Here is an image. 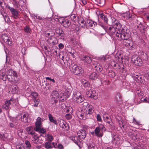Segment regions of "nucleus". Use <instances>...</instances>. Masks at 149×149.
<instances>
[{
	"label": "nucleus",
	"mask_w": 149,
	"mask_h": 149,
	"mask_svg": "<svg viewBox=\"0 0 149 149\" xmlns=\"http://www.w3.org/2000/svg\"><path fill=\"white\" fill-rule=\"evenodd\" d=\"M7 77L9 81L15 83L17 82L19 80L16 72L12 70H9L7 71Z\"/></svg>",
	"instance_id": "nucleus-1"
},
{
	"label": "nucleus",
	"mask_w": 149,
	"mask_h": 149,
	"mask_svg": "<svg viewBox=\"0 0 149 149\" xmlns=\"http://www.w3.org/2000/svg\"><path fill=\"white\" fill-rule=\"evenodd\" d=\"M69 68L72 72L77 75H80L83 72L81 67L74 63L71 64Z\"/></svg>",
	"instance_id": "nucleus-2"
},
{
	"label": "nucleus",
	"mask_w": 149,
	"mask_h": 149,
	"mask_svg": "<svg viewBox=\"0 0 149 149\" xmlns=\"http://www.w3.org/2000/svg\"><path fill=\"white\" fill-rule=\"evenodd\" d=\"M81 108H82V110L86 113L87 116L92 114L93 112V107L86 102H84L82 104Z\"/></svg>",
	"instance_id": "nucleus-3"
},
{
	"label": "nucleus",
	"mask_w": 149,
	"mask_h": 149,
	"mask_svg": "<svg viewBox=\"0 0 149 149\" xmlns=\"http://www.w3.org/2000/svg\"><path fill=\"white\" fill-rule=\"evenodd\" d=\"M72 100L76 103H80L83 102L84 98L80 93L78 91L74 93L72 95Z\"/></svg>",
	"instance_id": "nucleus-4"
},
{
	"label": "nucleus",
	"mask_w": 149,
	"mask_h": 149,
	"mask_svg": "<svg viewBox=\"0 0 149 149\" xmlns=\"http://www.w3.org/2000/svg\"><path fill=\"white\" fill-rule=\"evenodd\" d=\"M115 22H114L113 24H112V32H113L114 34L116 35V33H122L124 30L120 23Z\"/></svg>",
	"instance_id": "nucleus-5"
},
{
	"label": "nucleus",
	"mask_w": 149,
	"mask_h": 149,
	"mask_svg": "<svg viewBox=\"0 0 149 149\" xmlns=\"http://www.w3.org/2000/svg\"><path fill=\"white\" fill-rule=\"evenodd\" d=\"M85 24L81 25V27L84 28H89L91 27H94L96 23L93 20L90 19L87 20L85 22Z\"/></svg>",
	"instance_id": "nucleus-6"
},
{
	"label": "nucleus",
	"mask_w": 149,
	"mask_h": 149,
	"mask_svg": "<svg viewBox=\"0 0 149 149\" xmlns=\"http://www.w3.org/2000/svg\"><path fill=\"white\" fill-rule=\"evenodd\" d=\"M50 104L52 105V108L55 111H60V109L58 108L59 104L58 103L57 100L55 99V97L51 99Z\"/></svg>",
	"instance_id": "nucleus-7"
},
{
	"label": "nucleus",
	"mask_w": 149,
	"mask_h": 149,
	"mask_svg": "<svg viewBox=\"0 0 149 149\" xmlns=\"http://www.w3.org/2000/svg\"><path fill=\"white\" fill-rule=\"evenodd\" d=\"M70 95V93L67 91L64 92H61L59 93L58 95V98H61L62 97L63 98L62 100L64 101Z\"/></svg>",
	"instance_id": "nucleus-8"
},
{
	"label": "nucleus",
	"mask_w": 149,
	"mask_h": 149,
	"mask_svg": "<svg viewBox=\"0 0 149 149\" xmlns=\"http://www.w3.org/2000/svg\"><path fill=\"white\" fill-rule=\"evenodd\" d=\"M0 39L6 44L11 45V42L9 37L6 34H1Z\"/></svg>",
	"instance_id": "nucleus-9"
},
{
	"label": "nucleus",
	"mask_w": 149,
	"mask_h": 149,
	"mask_svg": "<svg viewBox=\"0 0 149 149\" xmlns=\"http://www.w3.org/2000/svg\"><path fill=\"white\" fill-rule=\"evenodd\" d=\"M7 8L10 11L12 16L14 18H17L18 16V12L15 9L8 5Z\"/></svg>",
	"instance_id": "nucleus-10"
},
{
	"label": "nucleus",
	"mask_w": 149,
	"mask_h": 149,
	"mask_svg": "<svg viewBox=\"0 0 149 149\" xmlns=\"http://www.w3.org/2000/svg\"><path fill=\"white\" fill-rule=\"evenodd\" d=\"M86 94L88 97L94 99H96L97 98V93L93 90H89L86 92Z\"/></svg>",
	"instance_id": "nucleus-11"
},
{
	"label": "nucleus",
	"mask_w": 149,
	"mask_h": 149,
	"mask_svg": "<svg viewBox=\"0 0 149 149\" xmlns=\"http://www.w3.org/2000/svg\"><path fill=\"white\" fill-rule=\"evenodd\" d=\"M58 122L60 127L64 130H67L69 128L68 124L62 119H61L58 121Z\"/></svg>",
	"instance_id": "nucleus-12"
},
{
	"label": "nucleus",
	"mask_w": 149,
	"mask_h": 149,
	"mask_svg": "<svg viewBox=\"0 0 149 149\" xmlns=\"http://www.w3.org/2000/svg\"><path fill=\"white\" fill-rule=\"evenodd\" d=\"M79 137L77 136H72L70 137V139L72 141L76 144L80 148L81 147V142L79 139Z\"/></svg>",
	"instance_id": "nucleus-13"
},
{
	"label": "nucleus",
	"mask_w": 149,
	"mask_h": 149,
	"mask_svg": "<svg viewBox=\"0 0 149 149\" xmlns=\"http://www.w3.org/2000/svg\"><path fill=\"white\" fill-rule=\"evenodd\" d=\"M77 134L79 138L82 140L84 139L86 137V130L84 129L79 130L77 132Z\"/></svg>",
	"instance_id": "nucleus-14"
},
{
	"label": "nucleus",
	"mask_w": 149,
	"mask_h": 149,
	"mask_svg": "<svg viewBox=\"0 0 149 149\" xmlns=\"http://www.w3.org/2000/svg\"><path fill=\"white\" fill-rule=\"evenodd\" d=\"M124 31H123L122 33H116V35L120 38V39L122 40H127L129 38V36L127 33H124Z\"/></svg>",
	"instance_id": "nucleus-15"
},
{
	"label": "nucleus",
	"mask_w": 149,
	"mask_h": 149,
	"mask_svg": "<svg viewBox=\"0 0 149 149\" xmlns=\"http://www.w3.org/2000/svg\"><path fill=\"white\" fill-rule=\"evenodd\" d=\"M78 117L81 119H85L87 117V115L82 110V108L80 109V110L78 112L77 114Z\"/></svg>",
	"instance_id": "nucleus-16"
},
{
	"label": "nucleus",
	"mask_w": 149,
	"mask_h": 149,
	"mask_svg": "<svg viewBox=\"0 0 149 149\" xmlns=\"http://www.w3.org/2000/svg\"><path fill=\"white\" fill-rule=\"evenodd\" d=\"M43 121L42 119L40 117H38L37 118L35 123L36 127L34 128V130H37L40 127H41L42 122Z\"/></svg>",
	"instance_id": "nucleus-17"
},
{
	"label": "nucleus",
	"mask_w": 149,
	"mask_h": 149,
	"mask_svg": "<svg viewBox=\"0 0 149 149\" xmlns=\"http://www.w3.org/2000/svg\"><path fill=\"white\" fill-rule=\"evenodd\" d=\"M29 114L27 112L24 113L23 116L21 117V120L22 121L27 123L29 121Z\"/></svg>",
	"instance_id": "nucleus-18"
},
{
	"label": "nucleus",
	"mask_w": 149,
	"mask_h": 149,
	"mask_svg": "<svg viewBox=\"0 0 149 149\" xmlns=\"http://www.w3.org/2000/svg\"><path fill=\"white\" fill-rule=\"evenodd\" d=\"M103 131L99 129L98 128L96 127L94 130V133L98 137H101L103 135Z\"/></svg>",
	"instance_id": "nucleus-19"
},
{
	"label": "nucleus",
	"mask_w": 149,
	"mask_h": 149,
	"mask_svg": "<svg viewBox=\"0 0 149 149\" xmlns=\"http://www.w3.org/2000/svg\"><path fill=\"white\" fill-rule=\"evenodd\" d=\"M33 137L32 140L33 143L36 144H38L39 136L35 133L33 135H31Z\"/></svg>",
	"instance_id": "nucleus-20"
},
{
	"label": "nucleus",
	"mask_w": 149,
	"mask_h": 149,
	"mask_svg": "<svg viewBox=\"0 0 149 149\" xmlns=\"http://www.w3.org/2000/svg\"><path fill=\"white\" fill-rule=\"evenodd\" d=\"M48 117L51 123L55 125L57 124V122L55 118L53 117L51 114L50 113L48 114Z\"/></svg>",
	"instance_id": "nucleus-21"
},
{
	"label": "nucleus",
	"mask_w": 149,
	"mask_h": 149,
	"mask_svg": "<svg viewBox=\"0 0 149 149\" xmlns=\"http://www.w3.org/2000/svg\"><path fill=\"white\" fill-rule=\"evenodd\" d=\"M56 33L60 39H64V34L63 30L61 29H59L57 30Z\"/></svg>",
	"instance_id": "nucleus-22"
},
{
	"label": "nucleus",
	"mask_w": 149,
	"mask_h": 149,
	"mask_svg": "<svg viewBox=\"0 0 149 149\" xmlns=\"http://www.w3.org/2000/svg\"><path fill=\"white\" fill-rule=\"evenodd\" d=\"M47 40L48 43L51 45H53L55 44V41L56 40V38L53 37L49 38Z\"/></svg>",
	"instance_id": "nucleus-23"
},
{
	"label": "nucleus",
	"mask_w": 149,
	"mask_h": 149,
	"mask_svg": "<svg viewBox=\"0 0 149 149\" xmlns=\"http://www.w3.org/2000/svg\"><path fill=\"white\" fill-rule=\"evenodd\" d=\"M1 14L5 22L8 23H10V20L7 14L4 12L2 13Z\"/></svg>",
	"instance_id": "nucleus-24"
},
{
	"label": "nucleus",
	"mask_w": 149,
	"mask_h": 149,
	"mask_svg": "<svg viewBox=\"0 0 149 149\" xmlns=\"http://www.w3.org/2000/svg\"><path fill=\"white\" fill-rule=\"evenodd\" d=\"M98 18L99 19H101L104 22L107 23L108 19L107 17L104 15L102 13H100L98 16Z\"/></svg>",
	"instance_id": "nucleus-25"
},
{
	"label": "nucleus",
	"mask_w": 149,
	"mask_h": 149,
	"mask_svg": "<svg viewBox=\"0 0 149 149\" xmlns=\"http://www.w3.org/2000/svg\"><path fill=\"white\" fill-rule=\"evenodd\" d=\"M26 130L29 134L33 135L35 133V132L33 130V128L32 127H27Z\"/></svg>",
	"instance_id": "nucleus-26"
},
{
	"label": "nucleus",
	"mask_w": 149,
	"mask_h": 149,
	"mask_svg": "<svg viewBox=\"0 0 149 149\" xmlns=\"http://www.w3.org/2000/svg\"><path fill=\"white\" fill-rule=\"evenodd\" d=\"M8 136V135L7 133H1L0 135V139L3 140L5 141L7 139Z\"/></svg>",
	"instance_id": "nucleus-27"
},
{
	"label": "nucleus",
	"mask_w": 149,
	"mask_h": 149,
	"mask_svg": "<svg viewBox=\"0 0 149 149\" xmlns=\"http://www.w3.org/2000/svg\"><path fill=\"white\" fill-rule=\"evenodd\" d=\"M62 24L64 27H68L70 25L71 23L69 20L65 19Z\"/></svg>",
	"instance_id": "nucleus-28"
},
{
	"label": "nucleus",
	"mask_w": 149,
	"mask_h": 149,
	"mask_svg": "<svg viewBox=\"0 0 149 149\" xmlns=\"http://www.w3.org/2000/svg\"><path fill=\"white\" fill-rule=\"evenodd\" d=\"M98 77V74L95 72L92 73L89 76V78L91 79L95 80Z\"/></svg>",
	"instance_id": "nucleus-29"
},
{
	"label": "nucleus",
	"mask_w": 149,
	"mask_h": 149,
	"mask_svg": "<svg viewBox=\"0 0 149 149\" xmlns=\"http://www.w3.org/2000/svg\"><path fill=\"white\" fill-rule=\"evenodd\" d=\"M103 118L104 121L107 122L109 125H111V119L110 116H106V117L103 116Z\"/></svg>",
	"instance_id": "nucleus-30"
},
{
	"label": "nucleus",
	"mask_w": 149,
	"mask_h": 149,
	"mask_svg": "<svg viewBox=\"0 0 149 149\" xmlns=\"http://www.w3.org/2000/svg\"><path fill=\"white\" fill-rule=\"evenodd\" d=\"M10 90L12 92V93H15L18 91V88L16 86H12V89Z\"/></svg>",
	"instance_id": "nucleus-31"
},
{
	"label": "nucleus",
	"mask_w": 149,
	"mask_h": 149,
	"mask_svg": "<svg viewBox=\"0 0 149 149\" xmlns=\"http://www.w3.org/2000/svg\"><path fill=\"white\" fill-rule=\"evenodd\" d=\"M135 79L136 82L140 83L142 81V77L140 75H136L135 76Z\"/></svg>",
	"instance_id": "nucleus-32"
},
{
	"label": "nucleus",
	"mask_w": 149,
	"mask_h": 149,
	"mask_svg": "<svg viewBox=\"0 0 149 149\" xmlns=\"http://www.w3.org/2000/svg\"><path fill=\"white\" fill-rule=\"evenodd\" d=\"M95 69L97 71H101L102 70V67L99 64H97L94 65Z\"/></svg>",
	"instance_id": "nucleus-33"
},
{
	"label": "nucleus",
	"mask_w": 149,
	"mask_h": 149,
	"mask_svg": "<svg viewBox=\"0 0 149 149\" xmlns=\"http://www.w3.org/2000/svg\"><path fill=\"white\" fill-rule=\"evenodd\" d=\"M37 132H38L39 133H41L42 134H44L46 132V130L43 128L40 127L39 128L36 130L35 129L34 130Z\"/></svg>",
	"instance_id": "nucleus-34"
},
{
	"label": "nucleus",
	"mask_w": 149,
	"mask_h": 149,
	"mask_svg": "<svg viewBox=\"0 0 149 149\" xmlns=\"http://www.w3.org/2000/svg\"><path fill=\"white\" fill-rule=\"evenodd\" d=\"M10 104L11 103L10 102V101H9L8 100H6L5 102V106L3 107L6 110H8L10 108V107H9V106L10 105Z\"/></svg>",
	"instance_id": "nucleus-35"
},
{
	"label": "nucleus",
	"mask_w": 149,
	"mask_h": 149,
	"mask_svg": "<svg viewBox=\"0 0 149 149\" xmlns=\"http://www.w3.org/2000/svg\"><path fill=\"white\" fill-rule=\"evenodd\" d=\"M45 147L46 149H50L52 148V146H51L50 142L47 141L45 143Z\"/></svg>",
	"instance_id": "nucleus-36"
},
{
	"label": "nucleus",
	"mask_w": 149,
	"mask_h": 149,
	"mask_svg": "<svg viewBox=\"0 0 149 149\" xmlns=\"http://www.w3.org/2000/svg\"><path fill=\"white\" fill-rule=\"evenodd\" d=\"M141 59L139 57H137L135 65L137 66H140L141 64Z\"/></svg>",
	"instance_id": "nucleus-37"
},
{
	"label": "nucleus",
	"mask_w": 149,
	"mask_h": 149,
	"mask_svg": "<svg viewBox=\"0 0 149 149\" xmlns=\"http://www.w3.org/2000/svg\"><path fill=\"white\" fill-rule=\"evenodd\" d=\"M53 36V34L51 32L48 33L47 32L45 33V36L46 39H48L49 38H50L52 37Z\"/></svg>",
	"instance_id": "nucleus-38"
},
{
	"label": "nucleus",
	"mask_w": 149,
	"mask_h": 149,
	"mask_svg": "<svg viewBox=\"0 0 149 149\" xmlns=\"http://www.w3.org/2000/svg\"><path fill=\"white\" fill-rule=\"evenodd\" d=\"M137 57V56L135 55L132 56L131 58V61L132 63L135 64Z\"/></svg>",
	"instance_id": "nucleus-39"
},
{
	"label": "nucleus",
	"mask_w": 149,
	"mask_h": 149,
	"mask_svg": "<svg viewBox=\"0 0 149 149\" xmlns=\"http://www.w3.org/2000/svg\"><path fill=\"white\" fill-rule=\"evenodd\" d=\"M26 147L29 149L31 146V144L30 142L27 140H26L25 142Z\"/></svg>",
	"instance_id": "nucleus-40"
},
{
	"label": "nucleus",
	"mask_w": 149,
	"mask_h": 149,
	"mask_svg": "<svg viewBox=\"0 0 149 149\" xmlns=\"http://www.w3.org/2000/svg\"><path fill=\"white\" fill-rule=\"evenodd\" d=\"M96 127L98 128L99 129L102 130L103 131L105 130V128L104 125L102 124H99V126Z\"/></svg>",
	"instance_id": "nucleus-41"
},
{
	"label": "nucleus",
	"mask_w": 149,
	"mask_h": 149,
	"mask_svg": "<svg viewBox=\"0 0 149 149\" xmlns=\"http://www.w3.org/2000/svg\"><path fill=\"white\" fill-rule=\"evenodd\" d=\"M47 139L50 141H52L54 139L53 136L50 134H47L46 136Z\"/></svg>",
	"instance_id": "nucleus-42"
},
{
	"label": "nucleus",
	"mask_w": 149,
	"mask_h": 149,
	"mask_svg": "<svg viewBox=\"0 0 149 149\" xmlns=\"http://www.w3.org/2000/svg\"><path fill=\"white\" fill-rule=\"evenodd\" d=\"M84 60L85 61L88 63H90L91 62V58L88 56H86L85 57Z\"/></svg>",
	"instance_id": "nucleus-43"
},
{
	"label": "nucleus",
	"mask_w": 149,
	"mask_h": 149,
	"mask_svg": "<svg viewBox=\"0 0 149 149\" xmlns=\"http://www.w3.org/2000/svg\"><path fill=\"white\" fill-rule=\"evenodd\" d=\"M25 31L28 33H30L31 30L27 26H26L24 29Z\"/></svg>",
	"instance_id": "nucleus-44"
},
{
	"label": "nucleus",
	"mask_w": 149,
	"mask_h": 149,
	"mask_svg": "<svg viewBox=\"0 0 149 149\" xmlns=\"http://www.w3.org/2000/svg\"><path fill=\"white\" fill-rule=\"evenodd\" d=\"M40 100L39 99H37V100H34V103L33 105V106L35 107H37L39 103Z\"/></svg>",
	"instance_id": "nucleus-45"
},
{
	"label": "nucleus",
	"mask_w": 149,
	"mask_h": 149,
	"mask_svg": "<svg viewBox=\"0 0 149 149\" xmlns=\"http://www.w3.org/2000/svg\"><path fill=\"white\" fill-rule=\"evenodd\" d=\"M96 118L97 119V120L98 121L101 122L102 121V119L101 118V117L100 114H97L96 115Z\"/></svg>",
	"instance_id": "nucleus-46"
},
{
	"label": "nucleus",
	"mask_w": 149,
	"mask_h": 149,
	"mask_svg": "<svg viewBox=\"0 0 149 149\" xmlns=\"http://www.w3.org/2000/svg\"><path fill=\"white\" fill-rule=\"evenodd\" d=\"M65 118L67 119H70L72 118V116L71 114L68 113L65 116Z\"/></svg>",
	"instance_id": "nucleus-47"
},
{
	"label": "nucleus",
	"mask_w": 149,
	"mask_h": 149,
	"mask_svg": "<svg viewBox=\"0 0 149 149\" xmlns=\"http://www.w3.org/2000/svg\"><path fill=\"white\" fill-rule=\"evenodd\" d=\"M65 19L63 17H60L58 22L61 24L63 23Z\"/></svg>",
	"instance_id": "nucleus-48"
},
{
	"label": "nucleus",
	"mask_w": 149,
	"mask_h": 149,
	"mask_svg": "<svg viewBox=\"0 0 149 149\" xmlns=\"http://www.w3.org/2000/svg\"><path fill=\"white\" fill-rule=\"evenodd\" d=\"M16 148L17 149H25L23 145L22 144L17 145Z\"/></svg>",
	"instance_id": "nucleus-49"
},
{
	"label": "nucleus",
	"mask_w": 149,
	"mask_h": 149,
	"mask_svg": "<svg viewBox=\"0 0 149 149\" xmlns=\"http://www.w3.org/2000/svg\"><path fill=\"white\" fill-rule=\"evenodd\" d=\"M95 147L93 144H90L88 145V149H95Z\"/></svg>",
	"instance_id": "nucleus-50"
},
{
	"label": "nucleus",
	"mask_w": 149,
	"mask_h": 149,
	"mask_svg": "<svg viewBox=\"0 0 149 149\" xmlns=\"http://www.w3.org/2000/svg\"><path fill=\"white\" fill-rule=\"evenodd\" d=\"M141 100L143 102L145 103H148V99L147 97H145V98H141Z\"/></svg>",
	"instance_id": "nucleus-51"
},
{
	"label": "nucleus",
	"mask_w": 149,
	"mask_h": 149,
	"mask_svg": "<svg viewBox=\"0 0 149 149\" xmlns=\"http://www.w3.org/2000/svg\"><path fill=\"white\" fill-rule=\"evenodd\" d=\"M116 98L118 101H121V96L119 93H118L116 96Z\"/></svg>",
	"instance_id": "nucleus-52"
},
{
	"label": "nucleus",
	"mask_w": 149,
	"mask_h": 149,
	"mask_svg": "<svg viewBox=\"0 0 149 149\" xmlns=\"http://www.w3.org/2000/svg\"><path fill=\"white\" fill-rule=\"evenodd\" d=\"M67 112H70L71 114L73 112V109L72 107H69L68 109L67 110Z\"/></svg>",
	"instance_id": "nucleus-53"
},
{
	"label": "nucleus",
	"mask_w": 149,
	"mask_h": 149,
	"mask_svg": "<svg viewBox=\"0 0 149 149\" xmlns=\"http://www.w3.org/2000/svg\"><path fill=\"white\" fill-rule=\"evenodd\" d=\"M133 122L135 124L137 125H139L140 124V122L137 121L134 118H133Z\"/></svg>",
	"instance_id": "nucleus-54"
},
{
	"label": "nucleus",
	"mask_w": 149,
	"mask_h": 149,
	"mask_svg": "<svg viewBox=\"0 0 149 149\" xmlns=\"http://www.w3.org/2000/svg\"><path fill=\"white\" fill-rule=\"evenodd\" d=\"M60 17L59 16H58L55 15L53 16V18L54 19V20L56 22L58 21Z\"/></svg>",
	"instance_id": "nucleus-55"
},
{
	"label": "nucleus",
	"mask_w": 149,
	"mask_h": 149,
	"mask_svg": "<svg viewBox=\"0 0 149 149\" xmlns=\"http://www.w3.org/2000/svg\"><path fill=\"white\" fill-rule=\"evenodd\" d=\"M31 95L35 98L37 97L38 96V94L35 92H33L31 93Z\"/></svg>",
	"instance_id": "nucleus-56"
},
{
	"label": "nucleus",
	"mask_w": 149,
	"mask_h": 149,
	"mask_svg": "<svg viewBox=\"0 0 149 149\" xmlns=\"http://www.w3.org/2000/svg\"><path fill=\"white\" fill-rule=\"evenodd\" d=\"M52 95L55 96L56 97H58V92L57 91H53L52 93Z\"/></svg>",
	"instance_id": "nucleus-57"
},
{
	"label": "nucleus",
	"mask_w": 149,
	"mask_h": 149,
	"mask_svg": "<svg viewBox=\"0 0 149 149\" xmlns=\"http://www.w3.org/2000/svg\"><path fill=\"white\" fill-rule=\"evenodd\" d=\"M19 6H22L24 4V1L22 0H19Z\"/></svg>",
	"instance_id": "nucleus-58"
},
{
	"label": "nucleus",
	"mask_w": 149,
	"mask_h": 149,
	"mask_svg": "<svg viewBox=\"0 0 149 149\" xmlns=\"http://www.w3.org/2000/svg\"><path fill=\"white\" fill-rule=\"evenodd\" d=\"M57 148L59 149H63V146L61 144L59 143L57 146Z\"/></svg>",
	"instance_id": "nucleus-59"
},
{
	"label": "nucleus",
	"mask_w": 149,
	"mask_h": 149,
	"mask_svg": "<svg viewBox=\"0 0 149 149\" xmlns=\"http://www.w3.org/2000/svg\"><path fill=\"white\" fill-rule=\"evenodd\" d=\"M11 121L13 123H15L17 122L16 118H12L10 119Z\"/></svg>",
	"instance_id": "nucleus-60"
},
{
	"label": "nucleus",
	"mask_w": 149,
	"mask_h": 149,
	"mask_svg": "<svg viewBox=\"0 0 149 149\" xmlns=\"http://www.w3.org/2000/svg\"><path fill=\"white\" fill-rule=\"evenodd\" d=\"M26 50V49L25 47H23L22 49V53L24 55L25 54V52Z\"/></svg>",
	"instance_id": "nucleus-61"
},
{
	"label": "nucleus",
	"mask_w": 149,
	"mask_h": 149,
	"mask_svg": "<svg viewBox=\"0 0 149 149\" xmlns=\"http://www.w3.org/2000/svg\"><path fill=\"white\" fill-rule=\"evenodd\" d=\"M58 47L60 49H61L63 48L64 45L62 43H61L58 45Z\"/></svg>",
	"instance_id": "nucleus-62"
},
{
	"label": "nucleus",
	"mask_w": 149,
	"mask_h": 149,
	"mask_svg": "<svg viewBox=\"0 0 149 149\" xmlns=\"http://www.w3.org/2000/svg\"><path fill=\"white\" fill-rule=\"evenodd\" d=\"M46 79L47 80H48L52 81L53 82H55V80L54 79H51L49 77H47L46 78Z\"/></svg>",
	"instance_id": "nucleus-63"
},
{
	"label": "nucleus",
	"mask_w": 149,
	"mask_h": 149,
	"mask_svg": "<svg viewBox=\"0 0 149 149\" xmlns=\"http://www.w3.org/2000/svg\"><path fill=\"white\" fill-rule=\"evenodd\" d=\"M111 27H109V31L108 33V34L110 36V37H111V36H112L111 33Z\"/></svg>",
	"instance_id": "nucleus-64"
}]
</instances>
